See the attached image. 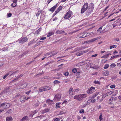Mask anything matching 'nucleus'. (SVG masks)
<instances>
[{"label": "nucleus", "instance_id": "nucleus-27", "mask_svg": "<svg viewBox=\"0 0 121 121\" xmlns=\"http://www.w3.org/2000/svg\"><path fill=\"white\" fill-rule=\"evenodd\" d=\"M117 46L116 45H114L111 46H110L109 48L110 49H111L112 48H116Z\"/></svg>", "mask_w": 121, "mask_h": 121}, {"label": "nucleus", "instance_id": "nucleus-14", "mask_svg": "<svg viewBox=\"0 0 121 121\" xmlns=\"http://www.w3.org/2000/svg\"><path fill=\"white\" fill-rule=\"evenodd\" d=\"M54 32L55 31L54 30L49 32L48 34L47 37H49L51 36L52 35L54 34Z\"/></svg>", "mask_w": 121, "mask_h": 121}, {"label": "nucleus", "instance_id": "nucleus-21", "mask_svg": "<svg viewBox=\"0 0 121 121\" xmlns=\"http://www.w3.org/2000/svg\"><path fill=\"white\" fill-rule=\"evenodd\" d=\"M99 94V92H96V93H94L92 96L91 99H92V98H95Z\"/></svg>", "mask_w": 121, "mask_h": 121}, {"label": "nucleus", "instance_id": "nucleus-39", "mask_svg": "<svg viewBox=\"0 0 121 121\" xmlns=\"http://www.w3.org/2000/svg\"><path fill=\"white\" fill-rule=\"evenodd\" d=\"M84 110L83 109H82L79 112L80 113H83L84 112Z\"/></svg>", "mask_w": 121, "mask_h": 121}, {"label": "nucleus", "instance_id": "nucleus-55", "mask_svg": "<svg viewBox=\"0 0 121 121\" xmlns=\"http://www.w3.org/2000/svg\"><path fill=\"white\" fill-rule=\"evenodd\" d=\"M60 119L58 118H56L54 119V121H59Z\"/></svg>", "mask_w": 121, "mask_h": 121}, {"label": "nucleus", "instance_id": "nucleus-2", "mask_svg": "<svg viewBox=\"0 0 121 121\" xmlns=\"http://www.w3.org/2000/svg\"><path fill=\"white\" fill-rule=\"evenodd\" d=\"M86 97V95L83 94L79 95H77L74 97V98L75 99L77 100L78 101H81L82 99Z\"/></svg>", "mask_w": 121, "mask_h": 121}, {"label": "nucleus", "instance_id": "nucleus-10", "mask_svg": "<svg viewBox=\"0 0 121 121\" xmlns=\"http://www.w3.org/2000/svg\"><path fill=\"white\" fill-rule=\"evenodd\" d=\"M74 92L73 91V90L72 88H71L69 89V95H73L74 94Z\"/></svg>", "mask_w": 121, "mask_h": 121}, {"label": "nucleus", "instance_id": "nucleus-42", "mask_svg": "<svg viewBox=\"0 0 121 121\" xmlns=\"http://www.w3.org/2000/svg\"><path fill=\"white\" fill-rule=\"evenodd\" d=\"M94 82L95 84H100V83L98 81H94Z\"/></svg>", "mask_w": 121, "mask_h": 121}, {"label": "nucleus", "instance_id": "nucleus-29", "mask_svg": "<svg viewBox=\"0 0 121 121\" xmlns=\"http://www.w3.org/2000/svg\"><path fill=\"white\" fill-rule=\"evenodd\" d=\"M113 91H111L107 93L106 94V96H108V95H110L111 94L113 93Z\"/></svg>", "mask_w": 121, "mask_h": 121}, {"label": "nucleus", "instance_id": "nucleus-17", "mask_svg": "<svg viewBox=\"0 0 121 121\" xmlns=\"http://www.w3.org/2000/svg\"><path fill=\"white\" fill-rule=\"evenodd\" d=\"M50 110V109L48 108H47L46 109H45L44 110H43L41 112V113L42 114L44 113H46L47 112L49 111Z\"/></svg>", "mask_w": 121, "mask_h": 121}, {"label": "nucleus", "instance_id": "nucleus-32", "mask_svg": "<svg viewBox=\"0 0 121 121\" xmlns=\"http://www.w3.org/2000/svg\"><path fill=\"white\" fill-rule=\"evenodd\" d=\"M109 66V65L108 64L105 65L104 67V69H107Z\"/></svg>", "mask_w": 121, "mask_h": 121}, {"label": "nucleus", "instance_id": "nucleus-13", "mask_svg": "<svg viewBox=\"0 0 121 121\" xmlns=\"http://www.w3.org/2000/svg\"><path fill=\"white\" fill-rule=\"evenodd\" d=\"M28 117L27 116H25L20 121H26L28 120Z\"/></svg>", "mask_w": 121, "mask_h": 121}, {"label": "nucleus", "instance_id": "nucleus-3", "mask_svg": "<svg viewBox=\"0 0 121 121\" xmlns=\"http://www.w3.org/2000/svg\"><path fill=\"white\" fill-rule=\"evenodd\" d=\"M11 105V104L4 103L0 105V107H2L4 109L7 108H9Z\"/></svg>", "mask_w": 121, "mask_h": 121}, {"label": "nucleus", "instance_id": "nucleus-1", "mask_svg": "<svg viewBox=\"0 0 121 121\" xmlns=\"http://www.w3.org/2000/svg\"><path fill=\"white\" fill-rule=\"evenodd\" d=\"M88 4L87 3H85L81 9V13H83L88 9V12L91 13L93 11L94 8V5L92 3H91L88 8Z\"/></svg>", "mask_w": 121, "mask_h": 121}, {"label": "nucleus", "instance_id": "nucleus-45", "mask_svg": "<svg viewBox=\"0 0 121 121\" xmlns=\"http://www.w3.org/2000/svg\"><path fill=\"white\" fill-rule=\"evenodd\" d=\"M101 58H107V56L106 55H105L101 57Z\"/></svg>", "mask_w": 121, "mask_h": 121}, {"label": "nucleus", "instance_id": "nucleus-37", "mask_svg": "<svg viewBox=\"0 0 121 121\" xmlns=\"http://www.w3.org/2000/svg\"><path fill=\"white\" fill-rule=\"evenodd\" d=\"M69 74V73L68 72H65L64 73V74L65 76H68Z\"/></svg>", "mask_w": 121, "mask_h": 121}, {"label": "nucleus", "instance_id": "nucleus-33", "mask_svg": "<svg viewBox=\"0 0 121 121\" xmlns=\"http://www.w3.org/2000/svg\"><path fill=\"white\" fill-rule=\"evenodd\" d=\"M99 118L100 121H101L103 119V118H102V114L101 113L100 114V115L99 117Z\"/></svg>", "mask_w": 121, "mask_h": 121}, {"label": "nucleus", "instance_id": "nucleus-60", "mask_svg": "<svg viewBox=\"0 0 121 121\" xmlns=\"http://www.w3.org/2000/svg\"><path fill=\"white\" fill-rule=\"evenodd\" d=\"M34 40H32L31 41H30V43H29V44H30L31 43H33V42H34Z\"/></svg>", "mask_w": 121, "mask_h": 121}, {"label": "nucleus", "instance_id": "nucleus-48", "mask_svg": "<svg viewBox=\"0 0 121 121\" xmlns=\"http://www.w3.org/2000/svg\"><path fill=\"white\" fill-rule=\"evenodd\" d=\"M31 90H29L26 92V93L27 95H28L31 92Z\"/></svg>", "mask_w": 121, "mask_h": 121}, {"label": "nucleus", "instance_id": "nucleus-9", "mask_svg": "<svg viewBox=\"0 0 121 121\" xmlns=\"http://www.w3.org/2000/svg\"><path fill=\"white\" fill-rule=\"evenodd\" d=\"M56 33L57 34H62L64 33L65 35H66L67 33L64 31L62 30H57Z\"/></svg>", "mask_w": 121, "mask_h": 121}, {"label": "nucleus", "instance_id": "nucleus-49", "mask_svg": "<svg viewBox=\"0 0 121 121\" xmlns=\"http://www.w3.org/2000/svg\"><path fill=\"white\" fill-rule=\"evenodd\" d=\"M96 100L95 99H94L93 100H91V102L92 103H94L96 102Z\"/></svg>", "mask_w": 121, "mask_h": 121}, {"label": "nucleus", "instance_id": "nucleus-41", "mask_svg": "<svg viewBox=\"0 0 121 121\" xmlns=\"http://www.w3.org/2000/svg\"><path fill=\"white\" fill-rule=\"evenodd\" d=\"M115 86L114 85H112L110 86V87L111 88H115Z\"/></svg>", "mask_w": 121, "mask_h": 121}, {"label": "nucleus", "instance_id": "nucleus-4", "mask_svg": "<svg viewBox=\"0 0 121 121\" xmlns=\"http://www.w3.org/2000/svg\"><path fill=\"white\" fill-rule=\"evenodd\" d=\"M72 14V12L69 10L65 15L64 18L66 19H67L70 17Z\"/></svg>", "mask_w": 121, "mask_h": 121}, {"label": "nucleus", "instance_id": "nucleus-8", "mask_svg": "<svg viewBox=\"0 0 121 121\" xmlns=\"http://www.w3.org/2000/svg\"><path fill=\"white\" fill-rule=\"evenodd\" d=\"M87 62H86L85 61L76 64V66L77 67H79L81 65L86 64Z\"/></svg>", "mask_w": 121, "mask_h": 121}, {"label": "nucleus", "instance_id": "nucleus-62", "mask_svg": "<svg viewBox=\"0 0 121 121\" xmlns=\"http://www.w3.org/2000/svg\"><path fill=\"white\" fill-rule=\"evenodd\" d=\"M23 76V75L22 74H21L19 76H17L18 78L19 77H21Z\"/></svg>", "mask_w": 121, "mask_h": 121}, {"label": "nucleus", "instance_id": "nucleus-59", "mask_svg": "<svg viewBox=\"0 0 121 121\" xmlns=\"http://www.w3.org/2000/svg\"><path fill=\"white\" fill-rule=\"evenodd\" d=\"M40 31V29H39L36 31V33L38 34L39 33V32Z\"/></svg>", "mask_w": 121, "mask_h": 121}, {"label": "nucleus", "instance_id": "nucleus-51", "mask_svg": "<svg viewBox=\"0 0 121 121\" xmlns=\"http://www.w3.org/2000/svg\"><path fill=\"white\" fill-rule=\"evenodd\" d=\"M108 0H103V1L106 4L108 1Z\"/></svg>", "mask_w": 121, "mask_h": 121}, {"label": "nucleus", "instance_id": "nucleus-18", "mask_svg": "<svg viewBox=\"0 0 121 121\" xmlns=\"http://www.w3.org/2000/svg\"><path fill=\"white\" fill-rule=\"evenodd\" d=\"M3 93L8 95L9 93V89H5L3 91Z\"/></svg>", "mask_w": 121, "mask_h": 121}, {"label": "nucleus", "instance_id": "nucleus-19", "mask_svg": "<svg viewBox=\"0 0 121 121\" xmlns=\"http://www.w3.org/2000/svg\"><path fill=\"white\" fill-rule=\"evenodd\" d=\"M83 52L82 51L76 53V55L77 56H81L83 54Z\"/></svg>", "mask_w": 121, "mask_h": 121}, {"label": "nucleus", "instance_id": "nucleus-43", "mask_svg": "<svg viewBox=\"0 0 121 121\" xmlns=\"http://www.w3.org/2000/svg\"><path fill=\"white\" fill-rule=\"evenodd\" d=\"M39 91L40 92H42L44 91L43 87L42 88L40 89H39Z\"/></svg>", "mask_w": 121, "mask_h": 121}, {"label": "nucleus", "instance_id": "nucleus-54", "mask_svg": "<svg viewBox=\"0 0 121 121\" xmlns=\"http://www.w3.org/2000/svg\"><path fill=\"white\" fill-rule=\"evenodd\" d=\"M89 43H90L89 40L86 41L84 42L85 43H87L88 44H89Z\"/></svg>", "mask_w": 121, "mask_h": 121}, {"label": "nucleus", "instance_id": "nucleus-22", "mask_svg": "<svg viewBox=\"0 0 121 121\" xmlns=\"http://www.w3.org/2000/svg\"><path fill=\"white\" fill-rule=\"evenodd\" d=\"M53 102L52 100H51L50 99H48L47 100V103L48 104H52Z\"/></svg>", "mask_w": 121, "mask_h": 121}, {"label": "nucleus", "instance_id": "nucleus-25", "mask_svg": "<svg viewBox=\"0 0 121 121\" xmlns=\"http://www.w3.org/2000/svg\"><path fill=\"white\" fill-rule=\"evenodd\" d=\"M44 91L47 90H49L50 89V87L49 86H45L43 87Z\"/></svg>", "mask_w": 121, "mask_h": 121}, {"label": "nucleus", "instance_id": "nucleus-57", "mask_svg": "<svg viewBox=\"0 0 121 121\" xmlns=\"http://www.w3.org/2000/svg\"><path fill=\"white\" fill-rule=\"evenodd\" d=\"M117 65L118 66H121V63H118L117 64Z\"/></svg>", "mask_w": 121, "mask_h": 121}, {"label": "nucleus", "instance_id": "nucleus-15", "mask_svg": "<svg viewBox=\"0 0 121 121\" xmlns=\"http://www.w3.org/2000/svg\"><path fill=\"white\" fill-rule=\"evenodd\" d=\"M57 5V4H56L55 5H54L53 7L50 10V11H51L52 12H53L54 11L55 9L56 8Z\"/></svg>", "mask_w": 121, "mask_h": 121}, {"label": "nucleus", "instance_id": "nucleus-28", "mask_svg": "<svg viewBox=\"0 0 121 121\" xmlns=\"http://www.w3.org/2000/svg\"><path fill=\"white\" fill-rule=\"evenodd\" d=\"M86 32H85L84 33L83 35L82 36H80V38H84L87 36V35H86Z\"/></svg>", "mask_w": 121, "mask_h": 121}, {"label": "nucleus", "instance_id": "nucleus-12", "mask_svg": "<svg viewBox=\"0 0 121 121\" xmlns=\"http://www.w3.org/2000/svg\"><path fill=\"white\" fill-rule=\"evenodd\" d=\"M26 99V97L24 96H22L20 99V101L22 102H24Z\"/></svg>", "mask_w": 121, "mask_h": 121}, {"label": "nucleus", "instance_id": "nucleus-64", "mask_svg": "<svg viewBox=\"0 0 121 121\" xmlns=\"http://www.w3.org/2000/svg\"><path fill=\"white\" fill-rule=\"evenodd\" d=\"M113 99V97H111L109 99V100L110 101H112Z\"/></svg>", "mask_w": 121, "mask_h": 121}, {"label": "nucleus", "instance_id": "nucleus-31", "mask_svg": "<svg viewBox=\"0 0 121 121\" xmlns=\"http://www.w3.org/2000/svg\"><path fill=\"white\" fill-rule=\"evenodd\" d=\"M116 66V64L114 63H113L111 64L110 66V67L111 68H113L115 67Z\"/></svg>", "mask_w": 121, "mask_h": 121}, {"label": "nucleus", "instance_id": "nucleus-52", "mask_svg": "<svg viewBox=\"0 0 121 121\" xmlns=\"http://www.w3.org/2000/svg\"><path fill=\"white\" fill-rule=\"evenodd\" d=\"M82 51V52H83V54L84 53H86V52H87L88 51V49L85 51Z\"/></svg>", "mask_w": 121, "mask_h": 121}, {"label": "nucleus", "instance_id": "nucleus-23", "mask_svg": "<svg viewBox=\"0 0 121 121\" xmlns=\"http://www.w3.org/2000/svg\"><path fill=\"white\" fill-rule=\"evenodd\" d=\"M103 74L105 76H107L109 74V73L108 71H107L104 72Z\"/></svg>", "mask_w": 121, "mask_h": 121}, {"label": "nucleus", "instance_id": "nucleus-35", "mask_svg": "<svg viewBox=\"0 0 121 121\" xmlns=\"http://www.w3.org/2000/svg\"><path fill=\"white\" fill-rule=\"evenodd\" d=\"M100 37H97V38H94V39H92V40H93V41L94 42V41H95L96 40L100 39Z\"/></svg>", "mask_w": 121, "mask_h": 121}, {"label": "nucleus", "instance_id": "nucleus-7", "mask_svg": "<svg viewBox=\"0 0 121 121\" xmlns=\"http://www.w3.org/2000/svg\"><path fill=\"white\" fill-rule=\"evenodd\" d=\"M95 88L93 87H91L88 88L87 91V92L88 94H91L95 91Z\"/></svg>", "mask_w": 121, "mask_h": 121}, {"label": "nucleus", "instance_id": "nucleus-40", "mask_svg": "<svg viewBox=\"0 0 121 121\" xmlns=\"http://www.w3.org/2000/svg\"><path fill=\"white\" fill-rule=\"evenodd\" d=\"M9 75V74L8 73H6L3 77V79H5L8 75Z\"/></svg>", "mask_w": 121, "mask_h": 121}, {"label": "nucleus", "instance_id": "nucleus-47", "mask_svg": "<svg viewBox=\"0 0 121 121\" xmlns=\"http://www.w3.org/2000/svg\"><path fill=\"white\" fill-rule=\"evenodd\" d=\"M91 100H89L87 102V104H89L91 103Z\"/></svg>", "mask_w": 121, "mask_h": 121}, {"label": "nucleus", "instance_id": "nucleus-26", "mask_svg": "<svg viewBox=\"0 0 121 121\" xmlns=\"http://www.w3.org/2000/svg\"><path fill=\"white\" fill-rule=\"evenodd\" d=\"M119 56V55H117L113 56H112L110 58V59L111 60H112L113 59L117 58Z\"/></svg>", "mask_w": 121, "mask_h": 121}, {"label": "nucleus", "instance_id": "nucleus-56", "mask_svg": "<svg viewBox=\"0 0 121 121\" xmlns=\"http://www.w3.org/2000/svg\"><path fill=\"white\" fill-rule=\"evenodd\" d=\"M118 53V52L115 51L113 52V54L115 55L116 54Z\"/></svg>", "mask_w": 121, "mask_h": 121}, {"label": "nucleus", "instance_id": "nucleus-46", "mask_svg": "<svg viewBox=\"0 0 121 121\" xmlns=\"http://www.w3.org/2000/svg\"><path fill=\"white\" fill-rule=\"evenodd\" d=\"M102 28V26H101L100 27L98 30L97 31L98 32H99L100 30H101Z\"/></svg>", "mask_w": 121, "mask_h": 121}, {"label": "nucleus", "instance_id": "nucleus-5", "mask_svg": "<svg viewBox=\"0 0 121 121\" xmlns=\"http://www.w3.org/2000/svg\"><path fill=\"white\" fill-rule=\"evenodd\" d=\"M28 39V38L26 37H23L22 39H20L18 40L19 43H23L27 41Z\"/></svg>", "mask_w": 121, "mask_h": 121}, {"label": "nucleus", "instance_id": "nucleus-24", "mask_svg": "<svg viewBox=\"0 0 121 121\" xmlns=\"http://www.w3.org/2000/svg\"><path fill=\"white\" fill-rule=\"evenodd\" d=\"M61 104V103L60 102L59 103H56V108H60V106L59 105L60 104Z\"/></svg>", "mask_w": 121, "mask_h": 121}, {"label": "nucleus", "instance_id": "nucleus-63", "mask_svg": "<svg viewBox=\"0 0 121 121\" xmlns=\"http://www.w3.org/2000/svg\"><path fill=\"white\" fill-rule=\"evenodd\" d=\"M52 0H48L47 2V3H48V4Z\"/></svg>", "mask_w": 121, "mask_h": 121}, {"label": "nucleus", "instance_id": "nucleus-20", "mask_svg": "<svg viewBox=\"0 0 121 121\" xmlns=\"http://www.w3.org/2000/svg\"><path fill=\"white\" fill-rule=\"evenodd\" d=\"M13 120L12 117H8L6 118V121H12Z\"/></svg>", "mask_w": 121, "mask_h": 121}, {"label": "nucleus", "instance_id": "nucleus-34", "mask_svg": "<svg viewBox=\"0 0 121 121\" xmlns=\"http://www.w3.org/2000/svg\"><path fill=\"white\" fill-rule=\"evenodd\" d=\"M60 81H59L57 80H56L54 81L53 82V83L54 84H57L60 83Z\"/></svg>", "mask_w": 121, "mask_h": 121}, {"label": "nucleus", "instance_id": "nucleus-44", "mask_svg": "<svg viewBox=\"0 0 121 121\" xmlns=\"http://www.w3.org/2000/svg\"><path fill=\"white\" fill-rule=\"evenodd\" d=\"M12 15V13H10L7 14V16L8 17H10Z\"/></svg>", "mask_w": 121, "mask_h": 121}, {"label": "nucleus", "instance_id": "nucleus-30", "mask_svg": "<svg viewBox=\"0 0 121 121\" xmlns=\"http://www.w3.org/2000/svg\"><path fill=\"white\" fill-rule=\"evenodd\" d=\"M87 105V104H83L80 105V107L81 108H83L85 107Z\"/></svg>", "mask_w": 121, "mask_h": 121}, {"label": "nucleus", "instance_id": "nucleus-58", "mask_svg": "<svg viewBox=\"0 0 121 121\" xmlns=\"http://www.w3.org/2000/svg\"><path fill=\"white\" fill-rule=\"evenodd\" d=\"M97 55V54H96L95 55H93L91 56L92 57H95Z\"/></svg>", "mask_w": 121, "mask_h": 121}, {"label": "nucleus", "instance_id": "nucleus-53", "mask_svg": "<svg viewBox=\"0 0 121 121\" xmlns=\"http://www.w3.org/2000/svg\"><path fill=\"white\" fill-rule=\"evenodd\" d=\"M46 39V37H42L40 39V40H44Z\"/></svg>", "mask_w": 121, "mask_h": 121}, {"label": "nucleus", "instance_id": "nucleus-11", "mask_svg": "<svg viewBox=\"0 0 121 121\" xmlns=\"http://www.w3.org/2000/svg\"><path fill=\"white\" fill-rule=\"evenodd\" d=\"M62 8L63 7L62 6H60L57 9V10L55 11L54 14L55 13V14H56L60 10L62 9Z\"/></svg>", "mask_w": 121, "mask_h": 121}, {"label": "nucleus", "instance_id": "nucleus-6", "mask_svg": "<svg viewBox=\"0 0 121 121\" xmlns=\"http://www.w3.org/2000/svg\"><path fill=\"white\" fill-rule=\"evenodd\" d=\"M61 98V95L58 94L55 95L54 100L55 101H59Z\"/></svg>", "mask_w": 121, "mask_h": 121}, {"label": "nucleus", "instance_id": "nucleus-16", "mask_svg": "<svg viewBox=\"0 0 121 121\" xmlns=\"http://www.w3.org/2000/svg\"><path fill=\"white\" fill-rule=\"evenodd\" d=\"M17 72V71H11L9 72L8 73H7L9 74V75H10V76H11L13 74H14L15 73H16Z\"/></svg>", "mask_w": 121, "mask_h": 121}, {"label": "nucleus", "instance_id": "nucleus-36", "mask_svg": "<svg viewBox=\"0 0 121 121\" xmlns=\"http://www.w3.org/2000/svg\"><path fill=\"white\" fill-rule=\"evenodd\" d=\"M17 5V3H15L13 2V3L11 4V6L13 7H15Z\"/></svg>", "mask_w": 121, "mask_h": 121}, {"label": "nucleus", "instance_id": "nucleus-50", "mask_svg": "<svg viewBox=\"0 0 121 121\" xmlns=\"http://www.w3.org/2000/svg\"><path fill=\"white\" fill-rule=\"evenodd\" d=\"M65 113V112H63L62 111H60V114L61 115L64 114Z\"/></svg>", "mask_w": 121, "mask_h": 121}, {"label": "nucleus", "instance_id": "nucleus-61", "mask_svg": "<svg viewBox=\"0 0 121 121\" xmlns=\"http://www.w3.org/2000/svg\"><path fill=\"white\" fill-rule=\"evenodd\" d=\"M17 0H14L13 1V2L15 3H17Z\"/></svg>", "mask_w": 121, "mask_h": 121}, {"label": "nucleus", "instance_id": "nucleus-38", "mask_svg": "<svg viewBox=\"0 0 121 121\" xmlns=\"http://www.w3.org/2000/svg\"><path fill=\"white\" fill-rule=\"evenodd\" d=\"M73 72L74 73H75L76 72L77 69L76 68H74L72 70Z\"/></svg>", "mask_w": 121, "mask_h": 121}]
</instances>
